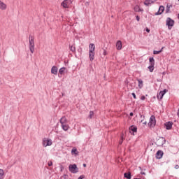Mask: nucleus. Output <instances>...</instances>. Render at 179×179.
<instances>
[{
    "label": "nucleus",
    "mask_w": 179,
    "mask_h": 179,
    "mask_svg": "<svg viewBox=\"0 0 179 179\" xmlns=\"http://www.w3.org/2000/svg\"><path fill=\"white\" fill-rule=\"evenodd\" d=\"M96 50V46L94 45V43H90L89 45V58L90 61L91 62H93L94 61V55H95V51Z\"/></svg>",
    "instance_id": "1"
},
{
    "label": "nucleus",
    "mask_w": 179,
    "mask_h": 179,
    "mask_svg": "<svg viewBox=\"0 0 179 179\" xmlns=\"http://www.w3.org/2000/svg\"><path fill=\"white\" fill-rule=\"evenodd\" d=\"M29 50L31 54L34 53V36L29 35Z\"/></svg>",
    "instance_id": "2"
},
{
    "label": "nucleus",
    "mask_w": 179,
    "mask_h": 179,
    "mask_svg": "<svg viewBox=\"0 0 179 179\" xmlns=\"http://www.w3.org/2000/svg\"><path fill=\"white\" fill-rule=\"evenodd\" d=\"M69 170L70 173H72L73 174H76V173L79 172V169L78 168V166L75 164H70L69 166Z\"/></svg>",
    "instance_id": "3"
},
{
    "label": "nucleus",
    "mask_w": 179,
    "mask_h": 179,
    "mask_svg": "<svg viewBox=\"0 0 179 179\" xmlns=\"http://www.w3.org/2000/svg\"><path fill=\"white\" fill-rule=\"evenodd\" d=\"M72 5L71 0H64L62 3L61 6H62L64 9H68Z\"/></svg>",
    "instance_id": "4"
},
{
    "label": "nucleus",
    "mask_w": 179,
    "mask_h": 179,
    "mask_svg": "<svg viewBox=\"0 0 179 179\" xmlns=\"http://www.w3.org/2000/svg\"><path fill=\"white\" fill-rule=\"evenodd\" d=\"M42 145L44 146V148H47V146H51V145H52V141L51 139L44 138L43 139Z\"/></svg>",
    "instance_id": "5"
},
{
    "label": "nucleus",
    "mask_w": 179,
    "mask_h": 179,
    "mask_svg": "<svg viewBox=\"0 0 179 179\" xmlns=\"http://www.w3.org/2000/svg\"><path fill=\"white\" fill-rule=\"evenodd\" d=\"M155 126H156V117H155V115H152L150 118L148 127H150V128H153Z\"/></svg>",
    "instance_id": "6"
},
{
    "label": "nucleus",
    "mask_w": 179,
    "mask_h": 179,
    "mask_svg": "<svg viewBox=\"0 0 179 179\" xmlns=\"http://www.w3.org/2000/svg\"><path fill=\"white\" fill-rule=\"evenodd\" d=\"M166 25L168 26V29H171L173 26H174V20H173L171 18L168 17L166 19Z\"/></svg>",
    "instance_id": "7"
},
{
    "label": "nucleus",
    "mask_w": 179,
    "mask_h": 179,
    "mask_svg": "<svg viewBox=\"0 0 179 179\" xmlns=\"http://www.w3.org/2000/svg\"><path fill=\"white\" fill-rule=\"evenodd\" d=\"M168 92H169V90H167V89H164L163 91H161L157 94V99L159 100H162V99H163V96H164L166 94V93H167Z\"/></svg>",
    "instance_id": "8"
},
{
    "label": "nucleus",
    "mask_w": 179,
    "mask_h": 179,
    "mask_svg": "<svg viewBox=\"0 0 179 179\" xmlns=\"http://www.w3.org/2000/svg\"><path fill=\"white\" fill-rule=\"evenodd\" d=\"M156 1L157 0H145L144 1V5H145V6H149V5H152V3H155Z\"/></svg>",
    "instance_id": "9"
},
{
    "label": "nucleus",
    "mask_w": 179,
    "mask_h": 179,
    "mask_svg": "<svg viewBox=\"0 0 179 179\" xmlns=\"http://www.w3.org/2000/svg\"><path fill=\"white\" fill-rule=\"evenodd\" d=\"M8 8V6H6V4H5V3L2 2L0 0V9L1 10H6V8Z\"/></svg>",
    "instance_id": "10"
},
{
    "label": "nucleus",
    "mask_w": 179,
    "mask_h": 179,
    "mask_svg": "<svg viewBox=\"0 0 179 179\" xmlns=\"http://www.w3.org/2000/svg\"><path fill=\"white\" fill-rule=\"evenodd\" d=\"M116 48L119 51L122 49V42L121 41H117L116 43Z\"/></svg>",
    "instance_id": "11"
},
{
    "label": "nucleus",
    "mask_w": 179,
    "mask_h": 179,
    "mask_svg": "<svg viewBox=\"0 0 179 179\" xmlns=\"http://www.w3.org/2000/svg\"><path fill=\"white\" fill-rule=\"evenodd\" d=\"M59 122L62 125H64L65 124H68V120L65 116H64L60 119Z\"/></svg>",
    "instance_id": "12"
},
{
    "label": "nucleus",
    "mask_w": 179,
    "mask_h": 179,
    "mask_svg": "<svg viewBox=\"0 0 179 179\" xmlns=\"http://www.w3.org/2000/svg\"><path fill=\"white\" fill-rule=\"evenodd\" d=\"M51 73L53 75H57L58 73V67L53 66L51 69Z\"/></svg>",
    "instance_id": "13"
},
{
    "label": "nucleus",
    "mask_w": 179,
    "mask_h": 179,
    "mask_svg": "<svg viewBox=\"0 0 179 179\" xmlns=\"http://www.w3.org/2000/svg\"><path fill=\"white\" fill-rule=\"evenodd\" d=\"M164 12V6H160L158 12L155 13L156 15H162Z\"/></svg>",
    "instance_id": "14"
},
{
    "label": "nucleus",
    "mask_w": 179,
    "mask_h": 179,
    "mask_svg": "<svg viewBox=\"0 0 179 179\" xmlns=\"http://www.w3.org/2000/svg\"><path fill=\"white\" fill-rule=\"evenodd\" d=\"M165 127L166 129H171V128H173V122H166Z\"/></svg>",
    "instance_id": "15"
},
{
    "label": "nucleus",
    "mask_w": 179,
    "mask_h": 179,
    "mask_svg": "<svg viewBox=\"0 0 179 179\" xmlns=\"http://www.w3.org/2000/svg\"><path fill=\"white\" fill-rule=\"evenodd\" d=\"M156 157L157 159H162L163 157V151L158 150L156 153Z\"/></svg>",
    "instance_id": "16"
},
{
    "label": "nucleus",
    "mask_w": 179,
    "mask_h": 179,
    "mask_svg": "<svg viewBox=\"0 0 179 179\" xmlns=\"http://www.w3.org/2000/svg\"><path fill=\"white\" fill-rule=\"evenodd\" d=\"M129 131L130 132H137L138 131V127H136V126H131L129 127Z\"/></svg>",
    "instance_id": "17"
},
{
    "label": "nucleus",
    "mask_w": 179,
    "mask_h": 179,
    "mask_svg": "<svg viewBox=\"0 0 179 179\" xmlns=\"http://www.w3.org/2000/svg\"><path fill=\"white\" fill-rule=\"evenodd\" d=\"M62 128L64 131H68V129H69V125L68 124V123L62 124Z\"/></svg>",
    "instance_id": "18"
},
{
    "label": "nucleus",
    "mask_w": 179,
    "mask_h": 179,
    "mask_svg": "<svg viewBox=\"0 0 179 179\" xmlns=\"http://www.w3.org/2000/svg\"><path fill=\"white\" fill-rule=\"evenodd\" d=\"M137 82H138V87L142 89V87H143V81L141 79H138Z\"/></svg>",
    "instance_id": "19"
},
{
    "label": "nucleus",
    "mask_w": 179,
    "mask_h": 179,
    "mask_svg": "<svg viewBox=\"0 0 179 179\" xmlns=\"http://www.w3.org/2000/svg\"><path fill=\"white\" fill-rule=\"evenodd\" d=\"M71 155H76V156H78V155H79V152H78V149L73 148L71 150Z\"/></svg>",
    "instance_id": "20"
},
{
    "label": "nucleus",
    "mask_w": 179,
    "mask_h": 179,
    "mask_svg": "<svg viewBox=\"0 0 179 179\" xmlns=\"http://www.w3.org/2000/svg\"><path fill=\"white\" fill-rule=\"evenodd\" d=\"M124 178L131 179V172L124 173Z\"/></svg>",
    "instance_id": "21"
},
{
    "label": "nucleus",
    "mask_w": 179,
    "mask_h": 179,
    "mask_svg": "<svg viewBox=\"0 0 179 179\" xmlns=\"http://www.w3.org/2000/svg\"><path fill=\"white\" fill-rule=\"evenodd\" d=\"M148 69H149L150 72H153V71L155 70V65L150 64L148 66Z\"/></svg>",
    "instance_id": "22"
},
{
    "label": "nucleus",
    "mask_w": 179,
    "mask_h": 179,
    "mask_svg": "<svg viewBox=\"0 0 179 179\" xmlns=\"http://www.w3.org/2000/svg\"><path fill=\"white\" fill-rule=\"evenodd\" d=\"M4 174L5 172L3 171V169H0V179H3Z\"/></svg>",
    "instance_id": "23"
},
{
    "label": "nucleus",
    "mask_w": 179,
    "mask_h": 179,
    "mask_svg": "<svg viewBox=\"0 0 179 179\" xmlns=\"http://www.w3.org/2000/svg\"><path fill=\"white\" fill-rule=\"evenodd\" d=\"M134 10L136 12H142L143 10L141 9V8L139 7V6H136L134 7Z\"/></svg>",
    "instance_id": "24"
},
{
    "label": "nucleus",
    "mask_w": 179,
    "mask_h": 179,
    "mask_svg": "<svg viewBox=\"0 0 179 179\" xmlns=\"http://www.w3.org/2000/svg\"><path fill=\"white\" fill-rule=\"evenodd\" d=\"M150 65H155V59L153 57H150Z\"/></svg>",
    "instance_id": "25"
},
{
    "label": "nucleus",
    "mask_w": 179,
    "mask_h": 179,
    "mask_svg": "<svg viewBox=\"0 0 179 179\" xmlns=\"http://www.w3.org/2000/svg\"><path fill=\"white\" fill-rule=\"evenodd\" d=\"M66 69L65 67H62L59 70V73H60V75H62L64 73V72H65V70Z\"/></svg>",
    "instance_id": "26"
},
{
    "label": "nucleus",
    "mask_w": 179,
    "mask_h": 179,
    "mask_svg": "<svg viewBox=\"0 0 179 179\" xmlns=\"http://www.w3.org/2000/svg\"><path fill=\"white\" fill-rule=\"evenodd\" d=\"M70 50L72 51V52H75L76 51V48H75V45H70Z\"/></svg>",
    "instance_id": "27"
},
{
    "label": "nucleus",
    "mask_w": 179,
    "mask_h": 179,
    "mask_svg": "<svg viewBox=\"0 0 179 179\" xmlns=\"http://www.w3.org/2000/svg\"><path fill=\"white\" fill-rule=\"evenodd\" d=\"M94 115V113L93 111H90V115L89 117L90 118H93V116Z\"/></svg>",
    "instance_id": "28"
},
{
    "label": "nucleus",
    "mask_w": 179,
    "mask_h": 179,
    "mask_svg": "<svg viewBox=\"0 0 179 179\" xmlns=\"http://www.w3.org/2000/svg\"><path fill=\"white\" fill-rule=\"evenodd\" d=\"M160 52H162V50H159V51H157V50L153 51V54H155V55L160 54Z\"/></svg>",
    "instance_id": "29"
},
{
    "label": "nucleus",
    "mask_w": 179,
    "mask_h": 179,
    "mask_svg": "<svg viewBox=\"0 0 179 179\" xmlns=\"http://www.w3.org/2000/svg\"><path fill=\"white\" fill-rule=\"evenodd\" d=\"M141 122L143 124V125H146L148 124V122L146 121H144L143 120H142Z\"/></svg>",
    "instance_id": "30"
},
{
    "label": "nucleus",
    "mask_w": 179,
    "mask_h": 179,
    "mask_svg": "<svg viewBox=\"0 0 179 179\" xmlns=\"http://www.w3.org/2000/svg\"><path fill=\"white\" fill-rule=\"evenodd\" d=\"M48 166H49V167H51V166H52V162L49 161V162H48Z\"/></svg>",
    "instance_id": "31"
},
{
    "label": "nucleus",
    "mask_w": 179,
    "mask_h": 179,
    "mask_svg": "<svg viewBox=\"0 0 179 179\" xmlns=\"http://www.w3.org/2000/svg\"><path fill=\"white\" fill-rule=\"evenodd\" d=\"M103 55H107V50L106 49L103 50Z\"/></svg>",
    "instance_id": "32"
},
{
    "label": "nucleus",
    "mask_w": 179,
    "mask_h": 179,
    "mask_svg": "<svg viewBox=\"0 0 179 179\" xmlns=\"http://www.w3.org/2000/svg\"><path fill=\"white\" fill-rule=\"evenodd\" d=\"M131 94H132L134 99H136V95L135 94V93L133 92Z\"/></svg>",
    "instance_id": "33"
},
{
    "label": "nucleus",
    "mask_w": 179,
    "mask_h": 179,
    "mask_svg": "<svg viewBox=\"0 0 179 179\" xmlns=\"http://www.w3.org/2000/svg\"><path fill=\"white\" fill-rule=\"evenodd\" d=\"M171 5H170L169 6V5H167V6H166V8H167V9H166V10H169V9H170V8H171Z\"/></svg>",
    "instance_id": "34"
},
{
    "label": "nucleus",
    "mask_w": 179,
    "mask_h": 179,
    "mask_svg": "<svg viewBox=\"0 0 179 179\" xmlns=\"http://www.w3.org/2000/svg\"><path fill=\"white\" fill-rule=\"evenodd\" d=\"M136 19L137 22H139V20H140L141 18L138 17V15H137V16L136 17Z\"/></svg>",
    "instance_id": "35"
},
{
    "label": "nucleus",
    "mask_w": 179,
    "mask_h": 179,
    "mask_svg": "<svg viewBox=\"0 0 179 179\" xmlns=\"http://www.w3.org/2000/svg\"><path fill=\"white\" fill-rule=\"evenodd\" d=\"M146 99V97L145 96H142L141 98V100H145Z\"/></svg>",
    "instance_id": "36"
},
{
    "label": "nucleus",
    "mask_w": 179,
    "mask_h": 179,
    "mask_svg": "<svg viewBox=\"0 0 179 179\" xmlns=\"http://www.w3.org/2000/svg\"><path fill=\"white\" fill-rule=\"evenodd\" d=\"M83 178H85V176H84L83 175L80 176L78 178V179H83Z\"/></svg>",
    "instance_id": "37"
},
{
    "label": "nucleus",
    "mask_w": 179,
    "mask_h": 179,
    "mask_svg": "<svg viewBox=\"0 0 179 179\" xmlns=\"http://www.w3.org/2000/svg\"><path fill=\"white\" fill-rule=\"evenodd\" d=\"M122 142H124V140H120L119 142L120 145H122Z\"/></svg>",
    "instance_id": "38"
},
{
    "label": "nucleus",
    "mask_w": 179,
    "mask_h": 179,
    "mask_svg": "<svg viewBox=\"0 0 179 179\" xmlns=\"http://www.w3.org/2000/svg\"><path fill=\"white\" fill-rule=\"evenodd\" d=\"M146 31L147 33H150V29H149L148 28L146 29Z\"/></svg>",
    "instance_id": "39"
},
{
    "label": "nucleus",
    "mask_w": 179,
    "mask_h": 179,
    "mask_svg": "<svg viewBox=\"0 0 179 179\" xmlns=\"http://www.w3.org/2000/svg\"><path fill=\"white\" fill-rule=\"evenodd\" d=\"M121 140H122V141H124V134H122V135H121Z\"/></svg>",
    "instance_id": "40"
},
{
    "label": "nucleus",
    "mask_w": 179,
    "mask_h": 179,
    "mask_svg": "<svg viewBox=\"0 0 179 179\" xmlns=\"http://www.w3.org/2000/svg\"><path fill=\"white\" fill-rule=\"evenodd\" d=\"M130 117H134V113H130Z\"/></svg>",
    "instance_id": "41"
},
{
    "label": "nucleus",
    "mask_w": 179,
    "mask_h": 179,
    "mask_svg": "<svg viewBox=\"0 0 179 179\" xmlns=\"http://www.w3.org/2000/svg\"><path fill=\"white\" fill-rule=\"evenodd\" d=\"M141 174L145 176V174H146L145 172H141Z\"/></svg>",
    "instance_id": "42"
},
{
    "label": "nucleus",
    "mask_w": 179,
    "mask_h": 179,
    "mask_svg": "<svg viewBox=\"0 0 179 179\" xmlns=\"http://www.w3.org/2000/svg\"><path fill=\"white\" fill-rule=\"evenodd\" d=\"M63 177H64V178H66L68 177V176H67V175H64Z\"/></svg>",
    "instance_id": "43"
},
{
    "label": "nucleus",
    "mask_w": 179,
    "mask_h": 179,
    "mask_svg": "<svg viewBox=\"0 0 179 179\" xmlns=\"http://www.w3.org/2000/svg\"><path fill=\"white\" fill-rule=\"evenodd\" d=\"M178 165H176L175 169H178Z\"/></svg>",
    "instance_id": "44"
},
{
    "label": "nucleus",
    "mask_w": 179,
    "mask_h": 179,
    "mask_svg": "<svg viewBox=\"0 0 179 179\" xmlns=\"http://www.w3.org/2000/svg\"><path fill=\"white\" fill-rule=\"evenodd\" d=\"M142 117H143V118H145V115H141V117L142 118Z\"/></svg>",
    "instance_id": "45"
},
{
    "label": "nucleus",
    "mask_w": 179,
    "mask_h": 179,
    "mask_svg": "<svg viewBox=\"0 0 179 179\" xmlns=\"http://www.w3.org/2000/svg\"><path fill=\"white\" fill-rule=\"evenodd\" d=\"M83 167H86V164H83Z\"/></svg>",
    "instance_id": "46"
},
{
    "label": "nucleus",
    "mask_w": 179,
    "mask_h": 179,
    "mask_svg": "<svg viewBox=\"0 0 179 179\" xmlns=\"http://www.w3.org/2000/svg\"><path fill=\"white\" fill-rule=\"evenodd\" d=\"M65 94L62 93V96H64Z\"/></svg>",
    "instance_id": "47"
},
{
    "label": "nucleus",
    "mask_w": 179,
    "mask_h": 179,
    "mask_svg": "<svg viewBox=\"0 0 179 179\" xmlns=\"http://www.w3.org/2000/svg\"><path fill=\"white\" fill-rule=\"evenodd\" d=\"M178 1H179V0H178Z\"/></svg>",
    "instance_id": "48"
}]
</instances>
